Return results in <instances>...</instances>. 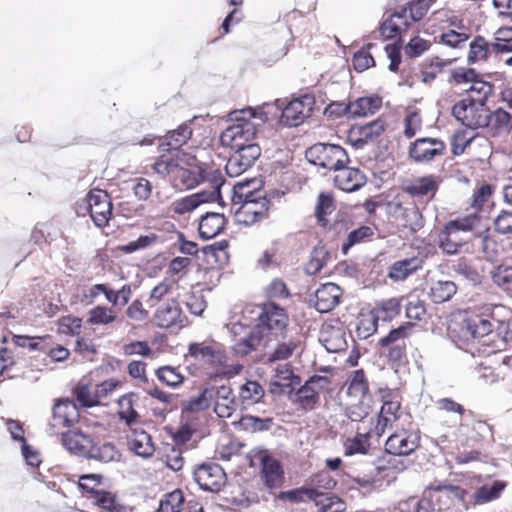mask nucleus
<instances>
[{
	"mask_svg": "<svg viewBox=\"0 0 512 512\" xmlns=\"http://www.w3.org/2000/svg\"><path fill=\"white\" fill-rule=\"evenodd\" d=\"M422 261L418 257H412L395 262L389 271V278L395 281H402L410 274L421 268Z\"/></svg>",
	"mask_w": 512,
	"mask_h": 512,
	"instance_id": "nucleus-38",
	"label": "nucleus"
},
{
	"mask_svg": "<svg viewBox=\"0 0 512 512\" xmlns=\"http://www.w3.org/2000/svg\"><path fill=\"white\" fill-rule=\"evenodd\" d=\"M153 320L158 327L163 329L174 327L181 328L186 322V316L180 303L175 299H171L156 308L153 314Z\"/></svg>",
	"mask_w": 512,
	"mask_h": 512,
	"instance_id": "nucleus-10",
	"label": "nucleus"
},
{
	"mask_svg": "<svg viewBox=\"0 0 512 512\" xmlns=\"http://www.w3.org/2000/svg\"><path fill=\"white\" fill-rule=\"evenodd\" d=\"M184 498L180 490H175L160 501L158 512H179Z\"/></svg>",
	"mask_w": 512,
	"mask_h": 512,
	"instance_id": "nucleus-55",
	"label": "nucleus"
},
{
	"mask_svg": "<svg viewBox=\"0 0 512 512\" xmlns=\"http://www.w3.org/2000/svg\"><path fill=\"white\" fill-rule=\"evenodd\" d=\"M342 406L352 421H360L372 411V396L363 370L353 371L347 380Z\"/></svg>",
	"mask_w": 512,
	"mask_h": 512,
	"instance_id": "nucleus-4",
	"label": "nucleus"
},
{
	"mask_svg": "<svg viewBox=\"0 0 512 512\" xmlns=\"http://www.w3.org/2000/svg\"><path fill=\"white\" fill-rule=\"evenodd\" d=\"M497 306L484 304L474 309L464 312L460 324V338L464 341H480L482 338L489 336L494 328L495 321L493 312Z\"/></svg>",
	"mask_w": 512,
	"mask_h": 512,
	"instance_id": "nucleus-5",
	"label": "nucleus"
},
{
	"mask_svg": "<svg viewBox=\"0 0 512 512\" xmlns=\"http://www.w3.org/2000/svg\"><path fill=\"white\" fill-rule=\"evenodd\" d=\"M487 109L486 104L475 102L470 96L456 103L452 108V114L467 128L478 129L487 124Z\"/></svg>",
	"mask_w": 512,
	"mask_h": 512,
	"instance_id": "nucleus-7",
	"label": "nucleus"
},
{
	"mask_svg": "<svg viewBox=\"0 0 512 512\" xmlns=\"http://www.w3.org/2000/svg\"><path fill=\"white\" fill-rule=\"evenodd\" d=\"M511 115L505 110L499 108L495 111L487 109V124L482 128L488 129L492 135H498L503 131H507L510 125Z\"/></svg>",
	"mask_w": 512,
	"mask_h": 512,
	"instance_id": "nucleus-36",
	"label": "nucleus"
},
{
	"mask_svg": "<svg viewBox=\"0 0 512 512\" xmlns=\"http://www.w3.org/2000/svg\"><path fill=\"white\" fill-rule=\"evenodd\" d=\"M381 105L378 97H362L349 103L344 108V114L349 118L367 116L373 114Z\"/></svg>",
	"mask_w": 512,
	"mask_h": 512,
	"instance_id": "nucleus-33",
	"label": "nucleus"
},
{
	"mask_svg": "<svg viewBox=\"0 0 512 512\" xmlns=\"http://www.w3.org/2000/svg\"><path fill=\"white\" fill-rule=\"evenodd\" d=\"M434 2L435 0H414L405 8L407 9V13L409 12L411 20L417 22L426 15Z\"/></svg>",
	"mask_w": 512,
	"mask_h": 512,
	"instance_id": "nucleus-59",
	"label": "nucleus"
},
{
	"mask_svg": "<svg viewBox=\"0 0 512 512\" xmlns=\"http://www.w3.org/2000/svg\"><path fill=\"white\" fill-rule=\"evenodd\" d=\"M314 105L315 98L309 94L293 99L283 109L281 122L288 127H296L302 124L305 119L311 116Z\"/></svg>",
	"mask_w": 512,
	"mask_h": 512,
	"instance_id": "nucleus-9",
	"label": "nucleus"
},
{
	"mask_svg": "<svg viewBox=\"0 0 512 512\" xmlns=\"http://www.w3.org/2000/svg\"><path fill=\"white\" fill-rule=\"evenodd\" d=\"M206 178V170L195 162H185V166L174 168V179L178 180L187 189H192Z\"/></svg>",
	"mask_w": 512,
	"mask_h": 512,
	"instance_id": "nucleus-23",
	"label": "nucleus"
},
{
	"mask_svg": "<svg viewBox=\"0 0 512 512\" xmlns=\"http://www.w3.org/2000/svg\"><path fill=\"white\" fill-rule=\"evenodd\" d=\"M457 287L452 281H437L431 285L430 297L435 303H443L452 298Z\"/></svg>",
	"mask_w": 512,
	"mask_h": 512,
	"instance_id": "nucleus-43",
	"label": "nucleus"
},
{
	"mask_svg": "<svg viewBox=\"0 0 512 512\" xmlns=\"http://www.w3.org/2000/svg\"><path fill=\"white\" fill-rule=\"evenodd\" d=\"M452 63L451 60H443L439 57L428 58L421 64V80L425 84H431L445 67Z\"/></svg>",
	"mask_w": 512,
	"mask_h": 512,
	"instance_id": "nucleus-39",
	"label": "nucleus"
},
{
	"mask_svg": "<svg viewBox=\"0 0 512 512\" xmlns=\"http://www.w3.org/2000/svg\"><path fill=\"white\" fill-rule=\"evenodd\" d=\"M229 332L233 341L231 349L236 355H247L268 342L260 326L250 327L244 323L235 322L230 325Z\"/></svg>",
	"mask_w": 512,
	"mask_h": 512,
	"instance_id": "nucleus-6",
	"label": "nucleus"
},
{
	"mask_svg": "<svg viewBox=\"0 0 512 512\" xmlns=\"http://www.w3.org/2000/svg\"><path fill=\"white\" fill-rule=\"evenodd\" d=\"M132 295V288L130 284L123 285L119 290L110 288L108 302L112 306L128 304Z\"/></svg>",
	"mask_w": 512,
	"mask_h": 512,
	"instance_id": "nucleus-62",
	"label": "nucleus"
},
{
	"mask_svg": "<svg viewBox=\"0 0 512 512\" xmlns=\"http://www.w3.org/2000/svg\"><path fill=\"white\" fill-rule=\"evenodd\" d=\"M88 457L102 462H111L119 457V453L110 443H105L99 447L93 444V448Z\"/></svg>",
	"mask_w": 512,
	"mask_h": 512,
	"instance_id": "nucleus-58",
	"label": "nucleus"
},
{
	"mask_svg": "<svg viewBox=\"0 0 512 512\" xmlns=\"http://www.w3.org/2000/svg\"><path fill=\"white\" fill-rule=\"evenodd\" d=\"M300 384V378L294 374L290 365H278L270 379L271 391L279 393L284 388H293Z\"/></svg>",
	"mask_w": 512,
	"mask_h": 512,
	"instance_id": "nucleus-28",
	"label": "nucleus"
},
{
	"mask_svg": "<svg viewBox=\"0 0 512 512\" xmlns=\"http://www.w3.org/2000/svg\"><path fill=\"white\" fill-rule=\"evenodd\" d=\"M490 274L494 284L500 288L508 289L512 284V266L499 265Z\"/></svg>",
	"mask_w": 512,
	"mask_h": 512,
	"instance_id": "nucleus-56",
	"label": "nucleus"
},
{
	"mask_svg": "<svg viewBox=\"0 0 512 512\" xmlns=\"http://www.w3.org/2000/svg\"><path fill=\"white\" fill-rule=\"evenodd\" d=\"M79 419V411L76 404L71 400H60L53 408V417L50 422L52 433H58L60 428L69 427Z\"/></svg>",
	"mask_w": 512,
	"mask_h": 512,
	"instance_id": "nucleus-16",
	"label": "nucleus"
},
{
	"mask_svg": "<svg viewBox=\"0 0 512 512\" xmlns=\"http://www.w3.org/2000/svg\"><path fill=\"white\" fill-rule=\"evenodd\" d=\"M268 119L261 107L253 109L246 107L233 110L227 116L228 126L220 136L223 146L235 149L240 160H258L261 148L258 144L249 143L257 132V127Z\"/></svg>",
	"mask_w": 512,
	"mask_h": 512,
	"instance_id": "nucleus-1",
	"label": "nucleus"
},
{
	"mask_svg": "<svg viewBox=\"0 0 512 512\" xmlns=\"http://www.w3.org/2000/svg\"><path fill=\"white\" fill-rule=\"evenodd\" d=\"M404 135L407 138L413 137L422 126V120L418 112L409 111L404 119Z\"/></svg>",
	"mask_w": 512,
	"mask_h": 512,
	"instance_id": "nucleus-64",
	"label": "nucleus"
},
{
	"mask_svg": "<svg viewBox=\"0 0 512 512\" xmlns=\"http://www.w3.org/2000/svg\"><path fill=\"white\" fill-rule=\"evenodd\" d=\"M194 480L201 489L217 492L225 484V473L218 465H201L194 471Z\"/></svg>",
	"mask_w": 512,
	"mask_h": 512,
	"instance_id": "nucleus-15",
	"label": "nucleus"
},
{
	"mask_svg": "<svg viewBox=\"0 0 512 512\" xmlns=\"http://www.w3.org/2000/svg\"><path fill=\"white\" fill-rule=\"evenodd\" d=\"M306 160H349L347 152L339 145L317 143L305 152Z\"/></svg>",
	"mask_w": 512,
	"mask_h": 512,
	"instance_id": "nucleus-26",
	"label": "nucleus"
},
{
	"mask_svg": "<svg viewBox=\"0 0 512 512\" xmlns=\"http://www.w3.org/2000/svg\"><path fill=\"white\" fill-rule=\"evenodd\" d=\"M319 496V493L314 488H298L290 491L280 492L278 498L283 501H290L293 503L305 502L314 500Z\"/></svg>",
	"mask_w": 512,
	"mask_h": 512,
	"instance_id": "nucleus-50",
	"label": "nucleus"
},
{
	"mask_svg": "<svg viewBox=\"0 0 512 512\" xmlns=\"http://www.w3.org/2000/svg\"><path fill=\"white\" fill-rule=\"evenodd\" d=\"M480 224V217L476 213L450 221L447 225L456 232H468L476 229Z\"/></svg>",
	"mask_w": 512,
	"mask_h": 512,
	"instance_id": "nucleus-57",
	"label": "nucleus"
},
{
	"mask_svg": "<svg viewBox=\"0 0 512 512\" xmlns=\"http://www.w3.org/2000/svg\"><path fill=\"white\" fill-rule=\"evenodd\" d=\"M187 356L212 367L220 366L226 361L225 353L217 345L205 342L189 344Z\"/></svg>",
	"mask_w": 512,
	"mask_h": 512,
	"instance_id": "nucleus-14",
	"label": "nucleus"
},
{
	"mask_svg": "<svg viewBox=\"0 0 512 512\" xmlns=\"http://www.w3.org/2000/svg\"><path fill=\"white\" fill-rule=\"evenodd\" d=\"M263 387L256 381H247L239 391V397L243 404H256L261 401L264 396Z\"/></svg>",
	"mask_w": 512,
	"mask_h": 512,
	"instance_id": "nucleus-44",
	"label": "nucleus"
},
{
	"mask_svg": "<svg viewBox=\"0 0 512 512\" xmlns=\"http://www.w3.org/2000/svg\"><path fill=\"white\" fill-rule=\"evenodd\" d=\"M62 443L70 453L84 457H88L93 448L90 436L76 430L64 433Z\"/></svg>",
	"mask_w": 512,
	"mask_h": 512,
	"instance_id": "nucleus-24",
	"label": "nucleus"
},
{
	"mask_svg": "<svg viewBox=\"0 0 512 512\" xmlns=\"http://www.w3.org/2000/svg\"><path fill=\"white\" fill-rule=\"evenodd\" d=\"M408 27L407 9L403 8L401 11L394 12L381 24L380 33L385 39H391L406 31Z\"/></svg>",
	"mask_w": 512,
	"mask_h": 512,
	"instance_id": "nucleus-32",
	"label": "nucleus"
},
{
	"mask_svg": "<svg viewBox=\"0 0 512 512\" xmlns=\"http://www.w3.org/2000/svg\"><path fill=\"white\" fill-rule=\"evenodd\" d=\"M137 401L138 397L133 392L127 393L118 399V415L127 425H132L137 422L138 413L134 408Z\"/></svg>",
	"mask_w": 512,
	"mask_h": 512,
	"instance_id": "nucleus-40",
	"label": "nucleus"
},
{
	"mask_svg": "<svg viewBox=\"0 0 512 512\" xmlns=\"http://www.w3.org/2000/svg\"><path fill=\"white\" fill-rule=\"evenodd\" d=\"M301 350V342L296 337H286L276 344L268 360L271 362L287 360Z\"/></svg>",
	"mask_w": 512,
	"mask_h": 512,
	"instance_id": "nucleus-37",
	"label": "nucleus"
},
{
	"mask_svg": "<svg viewBox=\"0 0 512 512\" xmlns=\"http://www.w3.org/2000/svg\"><path fill=\"white\" fill-rule=\"evenodd\" d=\"M383 404L378 414L374 432L381 436L388 427H391L399 418L400 402L397 400H385L386 391L380 390Z\"/></svg>",
	"mask_w": 512,
	"mask_h": 512,
	"instance_id": "nucleus-21",
	"label": "nucleus"
},
{
	"mask_svg": "<svg viewBox=\"0 0 512 512\" xmlns=\"http://www.w3.org/2000/svg\"><path fill=\"white\" fill-rule=\"evenodd\" d=\"M436 190V182L431 177H423L415 180L408 191L412 194L427 195Z\"/></svg>",
	"mask_w": 512,
	"mask_h": 512,
	"instance_id": "nucleus-61",
	"label": "nucleus"
},
{
	"mask_svg": "<svg viewBox=\"0 0 512 512\" xmlns=\"http://www.w3.org/2000/svg\"><path fill=\"white\" fill-rule=\"evenodd\" d=\"M418 446V434L407 430H401L390 435L385 443L386 451L393 455H408Z\"/></svg>",
	"mask_w": 512,
	"mask_h": 512,
	"instance_id": "nucleus-17",
	"label": "nucleus"
},
{
	"mask_svg": "<svg viewBox=\"0 0 512 512\" xmlns=\"http://www.w3.org/2000/svg\"><path fill=\"white\" fill-rule=\"evenodd\" d=\"M388 212L411 232L420 230L424 225L422 214L415 206L403 207L399 202H391L388 204Z\"/></svg>",
	"mask_w": 512,
	"mask_h": 512,
	"instance_id": "nucleus-18",
	"label": "nucleus"
},
{
	"mask_svg": "<svg viewBox=\"0 0 512 512\" xmlns=\"http://www.w3.org/2000/svg\"><path fill=\"white\" fill-rule=\"evenodd\" d=\"M194 119L195 117L180 124L176 129L169 130L162 137L147 135L141 140L140 145L156 143L159 157H169L167 160H195L197 157L195 149L193 147L184 148L193 135L191 123Z\"/></svg>",
	"mask_w": 512,
	"mask_h": 512,
	"instance_id": "nucleus-3",
	"label": "nucleus"
},
{
	"mask_svg": "<svg viewBox=\"0 0 512 512\" xmlns=\"http://www.w3.org/2000/svg\"><path fill=\"white\" fill-rule=\"evenodd\" d=\"M400 307V299L398 298L384 300L373 309L374 318L376 320L390 321L399 314Z\"/></svg>",
	"mask_w": 512,
	"mask_h": 512,
	"instance_id": "nucleus-41",
	"label": "nucleus"
},
{
	"mask_svg": "<svg viewBox=\"0 0 512 512\" xmlns=\"http://www.w3.org/2000/svg\"><path fill=\"white\" fill-rule=\"evenodd\" d=\"M368 437V433H357L355 436L346 439L344 442V454L346 456L366 454L370 446Z\"/></svg>",
	"mask_w": 512,
	"mask_h": 512,
	"instance_id": "nucleus-45",
	"label": "nucleus"
},
{
	"mask_svg": "<svg viewBox=\"0 0 512 512\" xmlns=\"http://www.w3.org/2000/svg\"><path fill=\"white\" fill-rule=\"evenodd\" d=\"M221 184L219 180H216L212 191L191 194L174 201L171 205L172 211L183 215L195 210L202 203L218 200L220 198Z\"/></svg>",
	"mask_w": 512,
	"mask_h": 512,
	"instance_id": "nucleus-13",
	"label": "nucleus"
},
{
	"mask_svg": "<svg viewBox=\"0 0 512 512\" xmlns=\"http://www.w3.org/2000/svg\"><path fill=\"white\" fill-rule=\"evenodd\" d=\"M243 430L250 432L268 430L272 425L271 418H259L252 415H245L236 423Z\"/></svg>",
	"mask_w": 512,
	"mask_h": 512,
	"instance_id": "nucleus-51",
	"label": "nucleus"
},
{
	"mask_svg": "<svg viewBox=\"0 0 512 512\" xmlns=\"http://www.w3.org/2000/svg\"><path fill=\"white\" fill-rule=\"evenodd\" d=\"M341 294L342 290L338 285L325 283L315 291L310 302L318 312L327 313L339 303Z\"/></svg>",
	"mask_w": 512,
	"mask_h": 512,
	"instance_id": "nucleus-19",
	"label": "nucleus"
},
{
	"mask_svg": "<svg viewBox=\"0 0 512 512\" xmlns=\"http://www.w3.org/2000/svg\"><path fill=\"white\" fill-rule=\"evenodd\" d=\"M263 182L260 178H245L233 186L232 201L240 207L235 211L238 223L254 225L268 216L269 201L260 191Z\"/></svg>",
	"mask_w": 512,
	"mask_h": 512,
	"instance_id": "nucleus-2",
	"label": "nucleus"
},
{
	"mask_svg": "<svg viewBox=\"0 0 512 512\" xmlns=\"http://www.w3.org/2000/svg\"><path fill=\"white\" fill-rule=\"evenodd\" d=\"M74 394L77 401L84 407H93L98 405L94 388L87 384L79 383L74 390Z\"/></svg>",
	"mask_w": 512,
	"mask_h": 512,
	"instance_id": "nucleus-54",
	"label": "nucleus"
},
{
	"mask_svg": "<svg viewBox=\"0 0 512 512\" xmlns=\"http://www.w3.org/2000/svg\"><path fill=\"white\" fill-rule=\"evenodd\" d=\"M92 499L99 507L108 512H123V507L117 503L115 495L111 492L99 490L95 492Z\"/></svg>",
	"mask_w": 512,
	"mask_h": 512,
	"instance_id": "nucleus-52",
	"label": "nucleus"
},
{
	"mask_svg": "<svg viewBox=\"0 0 512 512\" xmlns=\"http://www.w3.org/2000/svg\"><path fill=\"white\" fill-rule=\"evenodd\" d=\"M465 243L463 238L459 237V233L453 229H450V226L446 225L443 231V235L440 239V248L443 252L447 254H455L458 252L459 248Z\"/></svg>",
	"mask_w": 512,
	"mask_h": 512,
	"instance_id": "nucleus-47",
	"label": "nucleus"
},
{
	"mask_svg": "<svg viewBox=\"0 0 512 512\" xmlns=\"http://www.w3.org/2000/svg\"><path fill=\"white\" fill-rule=\"evenodd\" d=\"M506 488V482L496 480L478 488L473 494V503L482 505L498 499Z\"/></svg>",
	"mask_w": 512,
	"mask_h": 512,
	"instance_id": "nucleus-35",
	"label": "nucleus"
},
{
	"mask_svg": "<svg viewBox=\"0 0 512 512\" xmlns=\"http://www.w3.org/2000/svg\"><path fill=\"white\" fill-rule=\"evenodd\" d=\"M82 320L74 316H64L58 321V331L62 334L73 335L79 333Z\"/></svg>",
	"mask_w": 512,
	"mask_h": 512,
	"instance_id": "nucleus-63",
	"label": "nucleus"
},
{
	"mask_svg": "<svg viewBox=\"0 0 512 512\" xmlns=\"http://www.w3.org/2000/svg\"><path fill=\"white\" fill-rule=\"evenodd\" d=\"M117 319L114 306L96 305L87 313V323L92 326H109Z\"/></svg>",
	"mask_w": 512,
	"mask_h": 512,
	"instance_id": "nucleus-34",
	"label": "nucleus"
},
{
	"mask_svg": "<svg viewBox=\"0 0 512 512\" xmlns=\"http://www.w3.org/2000/svg\"><path fill=\"white\" fill-rule=\"evenodd\" d=\"M261 464V475L265 485L269 488L280 487L284 481V472L280 463L276 459L264 455L261 458Z\"/></svg>",
	"mask_w": 512,
	"mask_h": 512,
	"instance_id": "nucleus-29",
	"label": "nucleus"
},
{
	"mask_svg": "<svg viewBox=\"0 0 512 512\" xmlns=\"http://www.w3.org/2000/svg\"><path fill=\"white\" fill-rule=\"evenodd\" d=\"M177 280L172 278H164L158 284H156L150 291L147 298V303L150 307L156 306L166 296H168L176 284Z\"/></svg>",
	"mask_w": 512,
	"mask_h": 512,
	"instance_id": "nucleus-46",
	"label": "nucleus"
},
{
	"mask_svg": "<svg viewBox=\"0 0 512 512\" xmlns=\"http://www.w3.org/2000/svg\"><path fill=\"white\" fill-rule=\"evenodd\" d=\"M495 53L492 43L489 44L483 37L478 36L470 43L468 54L469 63L487 60L488 56Z\"/></svg>",
	"mask_w": 512,
	"mask_h": 512,
	"instance_id": "nucleus-42",
	"label": "nucleus"
},
{
	"mask_svg": "<svg viewBox=\"0 0 512 512\" xmlns=\"http://www.w3.org/2000/svg\"><path fill=\"white\" fill-rule=\"evenodd\" d=\"M226 219L223 214L211 212L202 216L199 222V235L205 240L216 237L224 229Z\"/></svg>",
	"mask_w": 512,
	"mask_h": 512,
	"instance_id": "nucleus-31",
	"label": "nucleus"
},
{
	"mask_svg": "<svg viewBox=\"0 0 512 512\" xmlns=\"http://www.w3.org/2000/svg\"><path fill=\"white\" fill-rule=\"evenodd\" d=\"M126 316L136 322H144L149 317V311L144 308L140 299H134L125 310Z\"/></svg>",
	"mask_w": 512,
	"mask_h": 512,
	"instance_id": "nucleus-60",
	"label": "nucleus"
},
{
	"mask_svg": "<svg viewBox=\"0 0 512 512\" xmlns=\"http://www.w3.org/2000/svg\"><path fill=\"white\" fill-rule=\"evenodd\" d=\"M445 150L442 141L435 138L417 139L410 149L412 160H431L434 157L441 156Z\"/></svg>",
	"mask_w": 512,
	"mask_h": 512,
	"instance_id": "nucleus-22",
	"label": "nucleus"
},
{
	"mask_svg": "<svg viewBox=\"0 0 512 512\" xmlns=\"http://www.w3.org/2000/svg\"><path fill=\"white\" fill-rule=\"evenodd\" d=\"M331 169L335 172L334 182L336 186L343 191H356L366 182L365 175L358 168L349 167L344 162H336Z\"/></svg>",
	"mask_w": 512,
	"mask_h": 512,
	"instance_id": "nucleus-12",
	"label": "nucleus"
},
{
	"mask_svg": "<svg viewBox=\"0 0 512 512\" xmlns=\"http://www.w3.org/2000/svg\"><path fill=\"white\" fill-rule=\"evenodd\" d=\"M334 210L335 204L333 196L330 193H320L315 208V214L318 219V222L322 226H326L328 224L326 216L331 214Z\"/></svg>",
	"mask_w": 512,
	"mask_h": 512,
	"instance_id": "nucleus-49",
	"label": "nucleus"
},
{
	"mask_svg": "<svg viewBox=\"0 0 512 512\" xmlns=\"http://www.w3.org/2000/svg\"><path fill=\"white\" fill-rule=\"evenodd\" d=\"M88 210L97 227L108 225L112 216V201L108 193L101 189H92L86 196Z\"/></svg>",
	"mask_w": 512,
	"mask_h": 512,
	"instance_id": "nucleus-8",
	"label": "nucleus"
},
{
	"mask_svg": "<svg viewBox=\"0 0 512 512\" xmlns=\"http://www.w3.org/2000/svg\"><path fill=\"white\" fill-rule=\"evenodd\" d=\"M214 397V388H206L200 394L183 403V408L188 412H199L207 409Z\"/></svg>",
	"mask_w": 512,
	"mask_h": 512,
	"instance_id": "nucleus-48",
	"label": "nucleus"
},
{
	"mask_svg": "<svg viewBox=\"0 0 512 512\" xmlns=\"http://www.w3.org/2000/svg\"><path fill=\"white\" fill-rule=\"evenodd\" d=\"M156 376L158 379L171 387H177L182 384L184 376L177 368L172 366H163L157 369Z\"/></svg>",
	"mask_w": 512,
	"mask_h": 512,
	"instance_id": "nucleus-53",
	"label": "nucleus"
},
{
	"mask_svg": "<svg viewBox=\"0 0 512 512\" xmlns=\"http://www.w3.org/2000/svg\"><path fill=\"white\" fill-rule=\"evenodd\" d=\"M384 131L381 120H375L364 125L354 126L349 134V140L356 148H361L368 140L379 136Z\"/></svg>",
	"mask_w": 512,
	"mask_h": 512,
	"instance_id": "nucleus-25",
	"label": "nucleus"
},
{
	"mask_svg": "<svg viewBox=\"0 0 512 512\" xmlns=\"http://www.w3.org/2000/svg\"><path fill=\"white\" fill-rule=\"evenodd\" d=\"M320 341L328 352L337 353L347 347L345 331L340 327L325 326L321 330Z\"/></svg>",
	"mask_w": 512,
	"mask_h": 512,
	"instance_id": "nucleus-30",
	"label": "nucleus"
},
{
	"mask_svg": "<svg viewBox=\"0 0 512 512\" xmlns=\"http://www.w3.org/2000/svg\"><path fill=\"white\" fill-rule=\"evenodd\" d=\"M128 445L136 455L147 458L155 451L151 436L141 428H133L128 435Z\"/></svg>",
	"mask_w": 512,
	"mask_h": 512,
	"instance_id": "nucleus-27",
	"label": "nucleus"
},
{
	"mask_svg": "<svg viewBox=\"0 0 512 512\" xmlns=\"http://www.w3.org/2000/svg\"><path fill=\"white\" fill-rule=\"evenodd\" d=\"M411 328V324L401 325L380 339V345L388 348V355L391 359L398 360L404 354V340L409 335Z\"/></svg>",
	"mask_w": 512,
	"mask_h": 512,
	"instance_id": "nucleus-20",
	"label": "nucleus"
},
{
	"mask_svg": "<svg viewBox=\"0 0 512 512\" xmlns=\"http://www.w3.org/2000/svg\"><path fill=\"white\" fill-rule=\"evenodd\" d=\"M288 320V315L283 308L269 302L262 307L257 326L261 327L264 335L266 330L277 335L287 327Z\"/></svg>",
	"mask_w": 512,
	"mask_h": 512,
	"instance_id": "nucleus-11",
	"label": "nucleus"
}]
</instances>
